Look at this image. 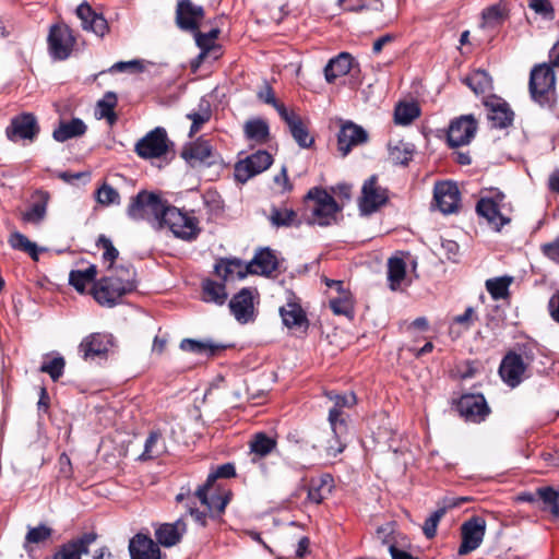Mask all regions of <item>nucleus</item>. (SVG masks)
<instances>
[{"label":"nucleus","instance_id":"nucleus-51","mask_svg":"<svg viewBox=\"0 0 559 559\" xmlns=\"http://www.w3.org/2000/svg\"><path fill=\"white\" fill-rule=\"evenodd\" d=\"M95 198L96 201L103 206L120 204L119 192L105 181L96 189Z\"/></svg>","mask_w":559,"mask_h":559},{"label":"nucleus","instance_id":"nucleus-2","mask_svg":"<svg viewBox=\"0 0 559 559\" xmlns=\"http://www.w3.org/2000/svg\"><path fill=\"white\" fill-rule=\"evenodd\" d=\"M530 93L540 107L552 109L557 102L556 74L552 66L542 63L531 70Z\"/></svg>","mask_w":559,"mask_h":559},{"label":"nucleus","instance_id":"nucleus-27","mask_svg":"<svg viewBox=\"0 0 559 559\" xmlns=\"http://www.w3.org/2000/svg\"><path fill=\"white\" fill-rule=\"evenodd\" d=\"M354 59L348 52H341L332 58L324 67V78L328 83H334L336 79L349 73Z\"/></svg>","mask_w":559,"mask_h":559},{"label":"nucleus","instance_id":"nucleus-24","mask_svg":"<svg viewBox=\"0 0 559 559\" xmlns=\"http://www.w3.org/2000/svg\"><path fill=\"white\" fill-rule=\"evenodd\" d=\"M212 486L213 485L203 484L195 491V496L210 512L221 514L225 511L226 506L229 503L231 492L224 490L219 493L209 495Z\"/></svg>","mask_w":559,"mask_h":559},{"label":"nucleus","instance_id":"nucleus-32","mask_svg":"<svg viewBox=\"0 0 559 559\" xmlns=\"http://www.w3.org/2000/svg\"><path fill=\"white\" fill-rule=\"evenodd\" d=\"M185 530L186 525L181 520L175 523H165L155 531V537L160 545L171 547L179 543Z\"/></svg>","mask_w":559,"mask_h":559},{"label":"nucleus","instance_id":"nucleus-7","mask_svg":"<svg viewBox=\"0 0 559 559\" xmlns=\"http://www.w3.org/2000/svg\"><path fill=\"white\" fill-rule=\"evenodd\" d=\"M389 200L388 190L378 183V176L369 177L361 187L358 200L359 211L362 215L377 212Z\"/></svg>","mask_w":559,"mask_h":559},{"label":"nucleus","instance_id":"nucleus-28","mask_svg":"<svg viewBox=\"0 0 559 559\" xmlns=\"http://www.w3.org/2000/svg\"><path fill=\"white\" fill-rule=\"evenodd\" d=\"M278 261L270 249H262L255 253L249 262V271L251 274L270 275L276 271Z\"/></svg>","mask_w":559,"mask_h":559},{"label":"nucleus","instance_id":"nucleus-3","mask_svg":"<svg viewBox=\"0 0 559 559\" xmlns=\"http://www.w3.org/2000/svg\"><path fill=\"white\" fill-rule=\"evenodd\" d=\"M167 205V202L162 200L158 194L142 190L131 198L127 215L135 222L146 221L156 228Z\"/></svg>","mask_w":559,"mask_h":559},{"label":"nucleus","instance_id":"nucleus-38","mask_svg":"<svg viewBox=\"0 0 559 559\" xmlns=\"http://www.w3.org/2000/svg\"><path fill=\"white\" fill-rule=\"evenodd\" d=\"M389 159L395 165H407L413 158L415 146L413 142H389Z\"/></svg>","mask_w":559,"mask_h":559},{"label":"nucleus","instance_id":"nucleus-39","mask_svg":"<svg viewBox=\"0 0 559 559\" xmlns=\"http://www.w3.org/2000/svg\"><path fill=\"white\" fill-rule=\"evenodd\" d=\"M280 314L283 323L289 329L299 328L307 322L306 313L297 302L289 301L281 307Z\"/></svg>","mask_w":559,"mask_h":559},{"label":"nucleus","instance_id":"nucleus-19","mask_svg":"<svg viewBox=\"0 0 559 559\" xmlns=\"http://www.w3.org/2000/svg\"><path fill=\"white\" fill-rule=\"evenodd\" d=\"M331 436L321 445L328 457H336L346 448L347 423L337 421L336 412H329Z\"/></svg>","mask_w":559,"mask_h":559},{"label":"nucleus","instance_id":"nucleus-50","mask_svg":"<svg viewBox=\"0 0 559 559\" xmlns=\"http://www.w3.org/2000/svg\"><path fill=\"white\" fill-rule=\"evenodd\" d=\"M329 399L334 402V406L329 412H336L337 421L346 423L343 417V407H353L357 403L356 395L353 392L341 394L329 393Z\"/></svg>","mask_w":559,"mask_h":559},{"label":"nucleus","instance_id":"nucleus-58","mask_svg":"<svg viewBox=\"0 0 559 559\" xmlns=\"http://www.w3.org/2000/svg\"><path fill=\"white\" fill-rule=\"evenodd\" d=\"M96 246L104 250L103 261L108 263V269L112 267L114 262L119 255L118 250L114 247L111 240L105 235H99L96 240Z\"/></svg>","mask_w":559,"mask_h":559},{"label":"nucleus","instance_id":"nucleus-20","mask_svg":"<svg viewBox=\"0 0 559 559\" xmlns=\"http://www.w3.org/2000/svg\"><path fill=\"white\" fill-rule=\"evenodd\" d=\"M97 535L95 533H85L81 537L60 546L52 559H81V556L88 552L90 546L95 543Z\"/></svg>","mask_w":559,"mask_h":559},{"label":"nucleus","instance_id":"nucleus-18","mask_svg":"<svg viewBox=\"0 0 559 559\" xmlns=\"http://www.w3.org/2000/svg\"><path fill=\"white\" fill-rule=\"evenodd\" d=\"M39 133V126L36 117L31 112L20 114L11 119L5 129L9 140L19 138L21 140H33Z\"/></svg>","mask_w":559,"mask_h":559},{"label":"nucleus","instance_id":"nucleus-34","mask_svg":"<svg viewBox=\"0 0 559 559\" xmlns=\"http://www.w3.org/2000/svg\"><path fill=\"white\" fill-rule=\"evenodd\" d=\"M32 198L33 203L29 209L23 213L22 218L24 222L38 224L46 216L49 194L48 192L38 190L33 194Z\"/></svg>","mask_w":559,"mask_h":559},{"label":"nucleus","instance_id":"nucleus-35","mask_svg":"<svg viewBox=\"0 0 559 559\" xmlns=\"http://www.w3.org/2000/svg\"><path fill=\"white\" fill-rule=\"evenodd\" d=\"M476 211L478 215L485 217L489 224L493 225L497 230L510 222L509 218L500 213L497 204L491 199H480L477 202Z\"/></svg>","mask_w":559,"mask_h":559},{"label":"nucleus","instance_id":"nucleus-49","mask_svg":"<svg viewBox=\"0 0 559 559\" xmlns=\"http://www.w3.org/2000/svg\"><path fill=\"white\" fill-rule=\"evenodd\" d=\"M194 34L195 43L198 47L201 49V53L199 55V59L202 60L210 52V50L216 48L215 40L218 37L219 29L213 28L207 33H202L199 29L197 32H192Z\"/></svg>","mask_w":559,"mask_h":559},{"label":"nucleus","instance_id":"nucleus-17","mask_svg":"<svg viewBox=\"0 0 559 559\" xmlns=\"http://www.w3.org/2000/svg\"><path fill=\"white\" fill-rule=\"evenodd\" d=\"M527 368L515 352H508L499 366V374L507 385L516 388L524 380Z\"/></svg>","mask_w":559,"mask_h":559},{"label":"nucleus","instance_id":"nucleus-31","mask_svg":"<svg viewBox=\"0 0 559 559\" xmlns=\"http://www.w3.org/2000/svg\"><path fill=\"white\" fill-rule=\"evenodd\" d=\"M334 487L333 477L330 474H323L312 478L308 488V499L313 503H321L332 491Z\"/></svg>","mask_w":559,"mask_h":559},{"label":"nucleus","instance_id":"nucleus-40","mask_svg":"<svg viewBox=\"0 0 559 559\" xmlns=\"http://www.w3.org/2000/svg\"><path fill=\"white\" fill-rule=\"evenodd\" d=\"M86 131L85 123L73 118L70 121H61L59 127L52 132L53 140H69L71 138L82 136Z\"/></svg>","mask_w":559,"mask_h":559},{"label":"nucleus","instance_id":"nucleus-63","mask_svg":"<svg viewBox=\"0 0 559 559\" xmlns=\"http://www.w3.org/2000/svg\"><path fill=\"white\" fill-rule=\"evenodd\" d=\"M483 19L487 26L496 27L503 21V9L499 5H491L484 10Z\"/></svg>","mask_w":559,"mask_h":559},{"label":"nucleus","instance_id":"nucleus-41","mask_svg":"<svg viewBox=\"0 0 559 559\" xmlns=\"http://www.w3.org/2000/svg\"><path fill=\"white\" fill-rule=\"evenodd\" d=\"M97 275V266L95 264H91L85 270H73L69 274V283L72 285L76 292L83 294L86 290V287L95 281Z\"/></svg>","mask_w":559,"mask_h":559},{"label":"nucleus","instance_id":"nucleus-45","mask_svg":"<svg viewBox=\"0 0 559 559\" xmlns=\"http://www.w3.org/2000/svg\"><path fill=\"white\" fill-rule=\"evenodd\" d=\"M52 535V528L45 524H39L35 527H28L23 543V548L26 552L33 550V545H40L50 539Z\"/></svg>","mask_w":559,"mask_h":559},{"label":"nucleus","instance_id":"nucleus-16","mask_svg":"<svg viewBox=\"0 0 559 559\" xmlns=\"http://www.w3.org/2000/svg\"><path fill=\"white\" fill-rule=\"evenodd\" d=\"M204 15L203 7L194 4L191 0H178L176 24L181 31L197 32Z\"/></svg>","mask_w":559,"mask_h":559},{"label":"nucleus","instance_id":"nucleus-13","mask_svg":"<svg viewBox=\"0 0 559 559\" xmlns=\"http://www.w3.org/2000/svg\"><path fill=\"white\" fill-rule=\"evenodd\" d=\"M258 297L255 288L240 289L229 301V309L240 323H248L254 318V299Z\"/></svg>","mask_w":559,"mask_h":559},{"label":"nucleus","instance_id":"nucleus-48","mask_svg":"<svg viewBox=\"0 0 559 559\" xmlns=\"http://www.w3.org/2000/svg\"><path fill=\"white\" fill-rule=\"evenodd\" d=\"M538 498L544 503L543 510H548L555 519L559 518V491L546 486L536 490Z\"/></svg>","mask_w":559,"mask_h":559},{"label":"nucleus","instance_id":"nucleus-33","mask_svg":"<svg viewBox=\"0 0 559 559\" xmlns=\"http://www.w3.org/2000/svg\"><path fill=\"white\" fill-rule=\"evenodd\" d=\"M406 262L400 255H393L388 260V282L391 290L401 289L406 281Z\"/></svg>","mask_w":559,"mask_h":559},{"label":"nucleus","instance_id":"nucleus-30","mask_svg":"<svg viewBox=\"0 0 559 559\" xmlns=\"http://www.w3.org/2000/svg\"><path fill=\"white\" fill-rule=\"evenodd\" d=\"M280 117L286 123L294 140H306L308 138V120L302 118L295 110L281 108Z\"/></svg>","mask_w":559,"mask_h":559},{"label":"nucleus","instance_id":"nucleus-14","mask_svg":"<svg viewBox=\"0 0 559 559\" xmlns=\"http://www.w3.org/2000/svg\"><path fill=\"white\" fill-rule=\"evenodd\" d=\"M112 345L114 337L111 334L92 333L82 340L79 352L84 360L103 359L107 357Z\"/></svg>","mask_w":559,"mask_h":559},{"label":"nucleus","instance_id":"nucleus-26","mask_svg":"<svg viewBox=\"0 0 559 559\" xmlns=\"http://www.w3.org/2000/svg\"><path fill=\"white\" fill-rule=\"evenodd\" d=\"M329 287H335L338 296L330 299L329 305L334 314L352 317L354 305L350 293L343 289L341 281H330L326 283Z\"/></svg>","mask_w":559,"mask_h":559},{"label":"nucleus","instance_id":"nucleus-43","mask_svg":"<svg viewBox=\"0 0 559 559\" xmlns=\"http://www.w3.org/2000/svg\"><path fill=\"white\" fill-rule=\"evenodd\" d=\"M463 82L476 94H485L492 88L490 75L481 69L474 70Z\"/></svg>","mask_w":559,"mask_h":559},{"label":"nucleus","instance_id":"nucleus-29","mask_svg":"<svg viewBox=\"0 0 559 559\" xmlns=\"http://www.w3.org/2000/svg\"><path fill=\"white\" fill-rule=\"evenodd\" d=\"M329 128H338L337 140H368V132L352 120L334 118L330 120Z\"/></svg>","mask_w":559,"mask_h":559},{"label":"nucleus","instance_id":"nucleus-8","mask_svg":"<svg viewBox=\"0 0 559 559\" xmlns=\"http://www.w3.org/2000/svg\"><path fill=\"white\" fill-rule=\"evenodd\" d=\"M181 157L192 168L211 167L221 159L219 154L209 142H187Z\"/></svg>","mask_w":559,"mask_h":559},{"label":"nucleus","instance_id":"nucleus-56","mask_svg":"<svg viewBox=\"0 0 559 559\" xmlns=\"http://www.w3.org/2000/svg\"><path fill=\"white\" fill-rule=\"evenodd\" d=\"M513 352L526 366H530L535 360L539 348L536 342L530 340L524 343H518Z\"/></svg>","mask_w":559,"mask_h":559},{"label":"nucleus","instance_id":"nucleus-46","mask_svg":"<svg viewBox=\"0 0 559 559\" xmlns=\"http://www.w3.org/2000/svg\"><path fill=\"white\" fill-rule=\"evenodd\" d=\"M420 116V107L416 102H402L395 106L394 121L407 126Z\"/></svg>","mask_w":559,"mask_h":559},{"label":"nucleus","instance_id":"nucleus-52","mask_svg":"<svg viewBox=\"0 0 559 559\" xmlns=\"http://www.w3.org/2000/svg\"><path fill=\"white\" fill-rule=\"evenodd\" d=\"M243 131L249 140H265L269 136V124L263 119H252L246 122Z\"/></svg>","mask_w":559,"mask_h":559},{"label":"nucleus","instance_id":"nucleus-59","mask_svg":"<svg viewBox=\"0 0 559 559\" xmlns=\"http://www.w3.org/2000/svg\"><path fill=\"white\" fill-rule=\"evenodd\" d=\"M445 512L447 507H441L437 509L435 512H432L428 519H426L423 526V532L428 539H431L436 536L438 524L445 514Z\"/></svg>","mask_w":559,"mask_h":559},{"label":"nucleus","instance_id":"nucleus-60","mask_svg":"<svg viewBox=\"0 0 559 559\" xmlns=\"http://www.w3.org/2000/svg\"><path fill=\"white\" fill-rule=\"evenodd\" d=\"M258 98L271 105L277 114L282 112L281 108H286V106L275 97L274 91L269 84H265L264 87L258 92Z\"/></svg>","mask_w":559,"mask_h":559},{"label":"nucleus","instance_id":"nucleus-37","mask_svg":"<svg viewBox=\"0 0 559 559\" xmlns=\"http://www.w3.org/2000/svg\"><path fill=\"white\" fill-rule=\"evenodd\" d=\"M276 439L267 436L265 432H257L253 435L249 445L250 452L253 455L252 462L262 459L276 449Z\"/></svg>","mask_w":559,"mask_h":559},{"label":"nucleus","instance_id":"nucleus-36","mask_svg":"<svg viewBox=\"0 0 559 559\" xmlns=\"http://www.w3.org/2000/svg\"><path fill=\"white\" fill-rule=\"evenodd\" d=\"M228 298L225 282L206 278L202 282V300L223 306Z\"/></svg>","mask_w":559,"mask_h":559},{"label":"nucleus","instance_id":"nucleus-42","mask_svg":"<svg viewBox=\"0 0 559 559\" xmlns=\"http://www.w3.org/2000/svg\"><path fill=\"white\" fill-rule=\"evenodd\" d=\"M513 283L512 276H499L488 278L485 283L486 289L493 300L507 299L510 295V286Z\"/></svg>","mask_w":559,"mask_h":559},{"label":"nucleus","instance_id":"nucleus-25","mask_svg":"<svg viewBox=\"0 0 559 559\" xmlns=\"http://www.w3.org/2000/svg\"><path fill=\"white\" fill-rule=\"evenodd\" d=\"M215 273L223 282L242 280L250 273L249 263L239 259H222L215 264Z\"/></svg>","mask_w":559,"mask_h":559},{"label":"nucleus","instance_id":"nucleus-6","mask_svg":"<svg viewBox=\"0 0 559 559\" xmlns=\"http://www.w3.org/2000/svg\"><path fill=\"white\" fill-rule=\"evenodd\" d=\"M47 43L52 59L66 60L70 57L76 39L73 31L67 24L61 23L50 26Z\"/></svg>","mask_w":559,"mask_h":559},{"label":"nucleus","instance_id":"nucleus-53","mask_svg":"<svg viewBox=\"0 0 559 559\" xmlns=\"http://www.w3.org/2000/svg\"><path fill=\"white\" fill-rule=\"evenodd\" d=\"M297 214L289 209L273 207L270 215V221L276 227H289L295 224Z\"/></svg>","mask_w":559,"mask_h":559},{"label":"nucleus","instance_id":"nucleus-21","mask_svg":"<svg viewBox=\"0 0 559 559\" xmlns=\"http://www.w3.org/2000/svg\"><path fill=\"white\" fill-rule=\"evenodd\" d=\"M76 15L82 22L83 29L93 32L100 37L108 33L109 26L106 19L96 13L87 2H83L76 8Z\"/></svg>","mask_w":559,"mask_h":559},{"label":"nucleus","instance_id":"nucleus-54","mask_svg":"<svg viewBox=\"0 0 559 559\" xmlns=\"http://www.w3.org/2000/svg\"><path fill=\"white\" fill-rule=\"evenodd\" d=\"M9 243L11 245V247L13 249H17L23 252H27L35 260L38 259V252H37L36 245L33 243L32 241H29L28 238L25 237L23 234L17 233V231L11 234V236L9 238Z\"/></svg>","mask_w":559,"mask_h":559},{"label":"nucleus","instance_id":"nucleus-44","mask_svg":"<svg viewBox=\"0 0 559 559\" xmlns=\"http://www.w3.org/2000/svg\"><path fill=\"white\" fill-rule=\"evenodd\" d=\"M117 105V96L112 92H107L102 99H99L95 107V117L97 119H106L111 126L116 120L117 116L114 111Z\"/></svg>","mask_w":559,"mask_h":559},{"label":"nucleus","instance_id":"nucleus-1","mask_svg":"<svg viewBox=\"0 0 559 559\" xmlns=\"http://www.w3.org/2000/svg\"><path fill=\"white\" fill-rule=\"evenodd\" d=\"M135 288V271L131 266H118L110 275L94 282L92 295L100 306L111 308Z\"/></svg>","mask_w":559,"mask_h":559},{"label":"nucleus","instance_id":"nucleus-5","mask_svg":"<svg viewBox=\"0 0 559 559\" xmlns=\"http://www.w3.org/2000/svg\"><path fill=\"white\" fill-rule=\"evenodd\" d=\"M307 202H312L311 213L313 223L329 226L336 219L341 207L334 198L321 188H312L306 195Z\"/></svg>","mask_w":559,"mask_h":559},{"label":"nucleus","instance_id":"nucleus-62","mask_svg":"<svg viewBox=\"0 0 559 559\" xmlns=\"http://www.w3.org/2000/svg\"><path fill=\"white\" fill-rule=\"evenodd\" d=\"M476 320L475 310L473 307H467L464 313L453 318L451 325V333H453V325L457 324L462 326V331H468Z\"/></svg>","mask_w":559,"mask_h":559},{"label":"nucleus","instance_id":"nucleus-22","mask_svg":"<svg viewBox=\"0 0 559 559\" xmlns=\"http://www.w3.org/2000/svg\"><path fill=\"white\" fill-rule=\"evenodd\" d=\"M477 129L478 121L473 115H462L451 120L447 140H472Z\"/></svg>","mask_w":559,"mask_h":559},{"label":"nucleus","instance_id":"nucleus-55","mask_svg":"<svg viewBox=\"0 0 559 559\" xmlns=\"http://www.w3.org/2000/svg\"><path fill=\"white\" fill-rule=\"evenodd\" d=\"M66 367V360L62 356H56L49 360H45L39 367V371L47 373L53 381L62 377Z\"/></svg>","mask_w":559,"mask_h":559},{"label":"nucleus","instance_id":"nucleus-47","mask_svg":"<svg viewBox=\"0 0 559 559\" xmlns=\"http://www.w3.org/2000/svg\"><path fill=\"white\" fill-rule=\"evenodd\" d=\"M180 348L197 355L213 356L223 346L214 344L210 341L201 342L192 338H183L180 342Z\"/></svg>","mask_w":559,"mask_h":559},{"label":"nucleus","instance_id":"nucleus-23","mask_svg":"<svg viewBox=\"0 0 559 559\" xmlns=\"http://www.w3.org/2000/svg\"><path fill=\"white\" fill-rule=\"evenodd\" d=\"M129 552L131 559H160L158 544L144 534H136L130 539Z\"/></svg>","mask_w":559,"mask_h":559},{"label":"nucleus","instance_id":"nucleus-64","mask_svg":"<svg viewBox=\"0 0 559 559\" xmlns=\"http://www.w3.org/2000/svg\"><path fill=\"white\" fill-rule=\"evenodd\" d=\"M236 475V468L231 463L219 465L214 473L207 476L205 484L213 485L217 478H229Z\"/></svg>","mask_w":559,"mask_h":559},{"label":"nucleus","instance_id":"nucleus-12","mask_svg":"<svg viewBox=\"0 0 559 559\" xmlns=\"http://www.w3.org/2000/svg\"><path fill=\"white\" fill-rule=\"evenodd\" d=\"M460 191L451 181L437 182L433 188V205L443 214L456 213L460 209Z\"/></svg>","mask_w":559,"mask_h":559},{"label":"nucleus","instance_id":"nucleus-9","mask_svg":"<svg viewBox=\"0 0 559 559\" xmlns=\"http://www.w3.org/2000/svg\"><path fill=\"white\" fill-rule=\"evenodd\" d=\"M486 533V521L481 516H472L461 525L462 543L459 555L465 556L476 550L483 543Z\"/></svg>","mask_w":559,"mask_h":559},{"label":"nucleus","instance_id":"nucleus-57","mask_svg":"<svg viewBox=\"0 0 559 559\" xmlns=\"http://www.w3.org/2000/svg\"><path fill=\"white\" fill-rule=\"evenodd\" d=\"M246 158L255 175L266 170L273 163L272 155L266 151H258Z\"/></svg>","mask_w":559,"mask_h":559},{"label":"nucleus","instance_id":"nucleus-10","mask_svg":"<svg viewBox=\"0 0 559 559\" xmlns=\"http://www.w3.org/2000/svg\"><path fill=\"white\" fill-rule=\"evenodd\" d=\"M486 117L490 128L507 129L514 120V111L510 105L496 95L489 96L484 100Z\"/></svg>","mask_w":559,"mask_h":559},{"label":"nucleus","instance_id":"nucleus-4","mask_svg":"<svg viewBox=\"0 0 559 559\" xmlns=\"http://www.w3.org/2000/svg\"><path fill=\"white\" fill-rule=\"evenodd\" d=\"M156 228H168L176 238L185 241L197 239L200 234L199 222L197 217L185 213L173 205H167Z\"/></svg>","mask_w":559,"mask_h":559},{"label":"nucleus","instance_id":"nucleus-11","mask_svg":"<svg viewBox=\"0 0 559 559\" xmlns=\"http://www.w3.org/2000/svg\"><path fill=\"white\" fill-rule=\"evenodd\" d=\"M457 412L471 423H480L489 415L490 408L483 394H464L456 404Z\"/></svg>","mask_w":559,"mask_h":559},{"label":"nucleus","instance_id":"nucleus-15","mask_svg":"<svg viewBox=\"0 0 559 559\" xmlns=\"http://www.w3.org/2000/svg\"><path fill=\"white\" fill-rule=\"evenodd\" d=\"M136 154L160 167L175 157L174 142H135Z\"/></svg>","mask_w":559,"mask_h":559},{"label":"nucleus","instance_id":"nucleus-61","mask_svg":"<svg viewBox=\"0 0 559 559\" xmlns=\"http://www.w3.org/2000/svg\"><path fill=\"white\" fill-rule=\"evenodd\" d=\"M253 176H255V173L253 169H251L247 158L236 163L234 168V177L237 182L245 183Z\"/></svg>","mask_w":559,"mask_h":559}]
</instances>
